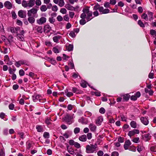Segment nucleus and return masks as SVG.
<instances>
[{
  "label": "nucleus",
  "instance_id": "f257e3e1",
  "mask_svg": "<svg viewBox=\"0 0 156 156\" xmlns=\"http://www.w3.org/2000/svg\"><path fill=\"white\" fill-rule=\"evenodd\" d=\"M83 13L81 14L80 17L82 19H85L87 22H88L92 19L93 18L92 16V12L90 11L88 8H86L83 9Z\"/></svg>",
  "mask_w": 156,
  "mask_h": 156
},
{
  "label": "nucleus",
  "instance_id": "f03ea898",
  "mask_svg": "<svg viewBox=\"0 0 156 156\" xmlns=\"http://www.w3.org/2000/svg\"><path fill=\"white\" fill-rule=\"evenodd\" d=\"M86 151L87 153H93L98 150L97 144L88 145L86 147Z\"/></svg>",
  "mask_w": 156,
  "mask_h": 156
},
{
  "label": "nucleus",
  "instance_id": "7ed1b4c3",
  "mask_svg": "<svg viewBox=\"0 0 156 156\" xmlns=\"http://www.w3.org/2000/svg\"><path fill=\"white\" fill-rule=\"evenodd\" d=\"M38 9L37 8H33L27 11L28 16H32L37 17V12Z\"/></svg>",
  "mask_w": 156,
  "mask_h": 156
},
{
  "label": "nucleus",
  "instance_id": "20e7f679",
  "mask_svg": "<svg viewBox=\"0 0 156 156\" xmlns=\"http://www.w3.org/2000/svg\"><path fill=\"white\" fill-rule=\"evenodd\" d=\"M62 120L63 122L69 124H70L73 122L71 116L68 114L66 115L63 118Z\"/></svg>",
  "mask_w": 156,
  "mask_h": 156
},
{
  "label": "nucleus",
  "instance_id": "39448f33",
  "mask_svg": "<svg viewBox=\"0 0 156 156\" xmlns=\"http://www.w3.org/2000/svg\"><path fill=\"white\" fill-rule=\"evenodd\" d=\"M15 65L17 67H19L21 65H28V62L26 60H22L16 62Z\"/></svg>",
  "mask_w": 156,
  "mask_h": 156
},
{
  "label": "nucleus",
  "instance_id": "423d86ee",
  "mask_svg": "<svg viewBox=\"0 0 156 156\" xmlns=\"http://www.w3.org/2000/svg\"><path fill=\"white\" fill-rule=\"evenodd\" d=\"M78 33V29H74L72 31L70 32L69 34V35L72 38L75 37Z\"/></svg>",
  "mask_w": 156,
  "mask_h": 156
},
{
  "label": "nucleus",
  "instance_id": "0eeeda50",
  "mask_svg": "<svg viewBox=\"0 0 156 156\" xmlns=\"http://www.w3.org/2000/svg\"><path fill=\"white\" fill-rule=\"evenodd\" d=\"M98 10L99 12L101 13V14H107L109 13L110 12L109 9H104V8L102 6H100Z\"/></svg>",
  "mask_w": 156,
  "mask_h": 156
},
{
  "label": "nucleus",
  "instance_id": "6e6552de",
  "mask_svg": "<svg viewBox=\"0 0 156 156\" xmlns=\"http://www.w3.org/2000/svg\"><path fill=\"white\" fill-rule=\"evenodd\" d=\"M139 133V131L137 129H134L132 130L129 131L128 133V135L131 137L135 134H137Z\"/></svg>",
  "mask_w": 156,
  "mask_h": 156
},
{
  "label": "nucleus",
  "instance_id": "1a4fd4ad",
  "mask_svg": "<svg viewBox=\"0 0 156 156\" xmlns=\"http://www.w3.org/2000/svg\"><path fill=\"white\" fill-rule=\"evenodd\" d=\"M26 11L20 10L18 12V15L22 18H25L26 16Z\"/></svg>",
  "mask_w": 156,
  "mask_h": 156
},
{
  "label": "nucleus",
  "instance_id": "9d476101",
  "mask_svg": "<svg viewBox=\"0 0 156 156\" xmlns=\"http://www.w3.org/2000/svg\"><path fill=\"white\" fill-rule=\"evenodd\" d=\"M141 95L140 92L139 91H137L136 94L132 95L130 97V99L132 100L136 101L137 100V98H139Z\"/></svg>",
  "mask_w": 156,
  "mask_h": 156
},
{
  "label": "nucleus",
  "instance_id": "9b49d317",
  "mask_svg": "<svg viewBox=\"0 0 156 156\" xmlns=\"http://www.w3.org/2000/svg\"><path fill=\"white\" fill-rule=\"evenodd\" d=\"M46 18L42 17L39 20H37V23L39 25L42 24L46 22Z\"/></svg>",
  "mask_w": 156,
  "mask_h": 156
},
{
  "label": "nucleus",
  "instance_id": "f8f14e48",
  "mask_svg": "<svg viewBox=\"0 0 156 156\" xmlns=\"http://www.w3.org/2000/svg\"><path fill=\"white\" fill-rule=\"evenodd\" d=\"M131 144V143L129 140H126L124 145V148L125 150H128L129 146Z\"/></svg>",
  "mask_w": 156,
  "mask_h": 156
},
{
  "label": "nucleus",
  "instance_id": "ddd939ff",
  "mask_svg": "<svg viewBox=\"0 0 156 156\" xmlns=\"http://www.w3.org/2000/svg\"><path fill=\"white\" fill-rule=\"evenodd\" d=\"M141 122L144 125H147L148 124L149 121L146 117H142L140 118Z\"/></svg>",
  "mask_w": 156,
  "mask_h": 156
},
{
  "label": "nucleus",
  "instance_id": "4468645a",
  "mask_svg": "<svg viewBox=\"0 0 156 156\" xmlns=\"http://www.w3.org/2000/svg\"><path fill=\"white\" fill-rule=\"evenodd\" d=\"M4 5L5 7L8 9H11L12 7L11 3L8 1L5 2L4 3Z\"/></svg>",
  "mask_w": 156,
  "mask_h": 156
},
{
  "label": "nucleus",
  "instance_id": "2eb2a0df",
  "mask_svg": "<svg viewBox=\"0 0 156 156\" xmlns=\"http://www.w3.org/2000/svg\"><path fill=\"white\" fill-rule=\"evenodd\" d=\"M20 28L19 27H17L16 28L11 27L10 28V31L12 33H18V30H19Z\"/></svg>",
  "mask_w": 156,
  "mask_h": 156
},
{
  "label": "nucleus",
  "instance_id": "dca6fc26",
  "mask_svg": "<svg viewBox=\"0 0 156 156\" xmlns=\"http://www.w3.org/2000/svg\"><path fill=\"white\" fill-rule=\"evenodd\" d=\"M89 127L91 131L94 132L96 131L97 127L94 124H90L89 125Z\"/></svg>",
  "mask_w": 156,
  "mask_h": 156
},
{
  "label": "nucleus",
  "instance_id": "f3484780",
  "mask_svg": "<svg viewBox=\"0 0 156 156\" xmlns=\"http://www.w3.org/2000/svg\"><path fill=\"white\" fill-rule=\"evenodd\" d=\"M69 143L70 145H74L75 147L78 148V143L75 142L73 140H70Z\"/></svg>",
  "mask_w": 156,
  "mask_h": 156
},
{
  "label": "nucleus",
  "instance_id": "a211bd4d",
  "mask_svg": "<svg viewBox=\"0 0 156 156\" xmlns=\"http://www.w3.org/2000/svg\"><path fill=\"white\" fill-rule=\"evenodd\" d=\"M40 96L39 95H35L33 96V101L35 102H37L38 100H39L41 102V100L40 99Z\"/></svg>",
  "mask_w": 156,
  "mask_h": 156
},
{
  "label": "nucleus",
  "instance_id": "6ab92c4d",
  "mask_svg": "<svg viewBox=\"0 0 156 156\" xmlns=\"http://www.w3.org/2000/svg\"><path fill=\"white\" fill-rule=\"evenodd\" d=\"M61 37V36L60 35L56 36L53 37V40L54 42L58 43L59 42V40Z\"/></svg>",
  "mask_w": 156,
  "mask_h": 156
},
{
  "label": "nucleus",
  "instance_id": "aec40b11",
  "mask_svg": "<svg viewBox=\"0 0 156 156\" xmlns=\"http://www.w3.org/2000/svg\"><path fill=\"white\" fill-rule=\"evenodd\" d=\"M51 29V27L48 25H46L44 26V32H49Z\"/></svg>",
  "mask_w": 156,
  "mask_h": 156
},
{
  "label": "nucleus",
  "instance_id": "412c9836",
  "mask_svg": "<svg viewBox=\"0 0 156 156\" xmlns=\"http://www.w3.org/2000/svg\"><path fill=\"white\" fill-rule=\"evenodd\" d=\"M35 0H30L28 2V7L30 8L32 7L35 4Z\"/></svg>",
  "mask_w": 156,
  "mask_h": 156
},
{
  "label": "nucleus",
  "instance_id": "4be33fe9",
  "mask_svg": "<svg viewBox=\"0 0 156 156\" xmlns=\"http://www.w3.org/2000/svg\"><path fill=\"white\" fill-rule=\"evenodd\" d=\"M29 17L28 18V20L30 23H34L35 22V17L32 16H28Z\"/></svg>",
  "mask_w": 156,
  "mask_h": 156
},
{
  "label": "nucleus",
  "instance_id": "5701e85b",
  "mask_svg": "<svg viewBox=\"0 0 156 156\" xmlns=\"http://www.w3.org/2000/svg\"><path fill=\"white\" fill-rule=\"evenodd\" d=\"M103 120V118L102 117H99L97 119L96 123L98 125H100Z\"/></svg>",
  "mask_w": 156,
  "mask_h": 156
},
{
  "label": "nucleus",
  "instance_id": "b1692460",
  "mask_svg": "<svg viewBox=\"0 0 156 156\" xmlns=\"http://www.w3.org/2000/svg\"><path fill=\"white\" fill-rule=\"evenodd\" d=\"M130 125L133 128H136L137 127L136 123L134 121H132L130 123Z\"/></svg>",
  "mask_w": 156,
  "mask_h": 156
},
{
  "label": "nucleus",
  "instance_id": "393cba45",
  "mask_svg": "<svg viewBox=\"0 0 156 156\" xmlns=\"http://www.w3.org/2000/svg\"><path fill=\"white\" fill-rule=\"evenodd\" d=\"M143 136L146 139V140H150L151 137V136L149 133H147L144 134L143 135Z\"/></svg>",
  "mask_w": 156,
  "mask_h": 156
},
{
  "label": "nucleus",
  "instance_id": "a878e982",
  "mask_svg": "<svg viewBox=\"0 0 156 156\" xmlns=\"http://www.w3.org/2000/svg\"><path fill=\"white\" fill-rule=\"evenodd\" d=\"M79 140L82 141L84 142L86 141L87 138L86 135H83L80 136L79 138Z\"/></svg>",
  "mask_w": 156,
  "mask_h": 156
},
{
  "label": "nucleus",
  "instance_id": "bb28decb",
  "mask_svg": "<svg viewBox=\"0 0 156 156\" xmlns=\"http://www.w3.org/2000/svg\"><path fill=\"white\" fill-rule=\"evenodd\" d=\"M17 38L20 40L21 41H23L24 40V38L23 37L24 35H23L20 34H17Z\"/></svg>",
  "mask_w": 156,
  "mask_h": 156
},
{
  "label": "nucleus",
  "instance_id": "cd10ccee",
  "mask_svg": "<svg viewBox=\"0 0 156 156\" xmlns=\"http://www.w3.org/2000/svg\"><path fill=\"white\" fill-rule=\"evenodd\" d=\"M122 96H123V99L126 101H128L130 97V95L129 94H125Z\"/></svg>",
  "mask_w": 156,
  "mask_h": 156
},
{
  "label": "nucleus",
  "instance_id": "c85d7f7f",
  "mask_svg": "<svg viewBox=\"0 0 156 156\" xmlns=\"http://www.w3.org/2000/svg\"><path fill=\"white\" fill-rule=\"evenodd\" d=\"M148 15L149 17V20L150 21L153 20V13L151 12H148Z\"/></svg>",
  "mask_w": 156,
  "mask_h": 156
},
{
  "label": "nucleus",
  "instance_id": "c756f323",
  "mask_svg": "<svg viewBox=\"0 0 156 156\" xmlns=\"http://www.w3.org/2000/svg\"><path fill=\"white\" fill-rule=\"evenodd\" d=\"M65 7L67 9L69 10H73L74 9V8L69 4L66 5Z\"/></svg>",
  "mask_w": 156,
  "mask_h": 156
},
{
  "label": "nucleus",
  "instance_id": "7c9ffc66",
  "mask_svg": "<svg viewBox=\"0 0 156 156\" xmlns=\"http://www.w3.org/2000/svg\"><path fill=\"white\" fill-rule=\"evenodd\" d=\"M47 8L45 5H42L40 9L42 12H45L47 10Z\"/></svg>",
  "mask_w": 156,
  "mask_h": 156
},
{
  "label": "nucleus",
  "instance_id": "2f4dec72",
  "mask_svg": "<svg viewBox=\"0 0 156 156\" xmlns=\"http://www.w3.org/2000/svg\"><path fill=\"white\" fill-rule=\"evenodd\" d=\"M36 128L38 132H41L43 131V128L41 126H37Z\"/></svg>",
  "mask_w": 156,
  "mask_h": 156
},
{
  "label": "nucleus",
  "instance_id": "473e14b6",
  "mask_svg": "<svg viewBox=\"0 0 156 156\" xmlns=\"http://www.w3.org/2000/svg\"><path fill=\"white\" fill-rule=\"evenodd\" d=\"M65 93L66 94V95L68 97H70L73 95V93L71 92H69L67 90L65 91Z\"/></svg>",
  "mask_w": 156,
  "mask_h": 156
},
{
  "label": "nucleus",
  "instance_id": "72a5a7b5",
  "mask_svg": "<svg viewBox=\"0 0 156 156\" xmlns=\"http://www.w3.org/2000/svg\"><path fill=\"white\" fill-rule=\"evenodd\" d=\"M150 34L154 37L156 36V31L154 30H150Z\"/></svg>",
  "mask_w": 156,
  "mask_h": 156
},
{
  "label": "nucleus",
  "instance_id": "f704fd0d",
  "mask_svg": "<svg viewBox=\"0 0 156 156\" xmlns=\"http://www.w3.org/2000/svg\"><path fill=\"white\" fill-rule=\"evenodd\" d=\"M22 6L25 8L28 7V3L25 0H23L22 3Z\"/></svg>",
  "mask_w": 156,
  "mask_h": 156
},
{
  "label": "nucleus",
  "instance_id": "c9c22d12",
  "mask_svg": "<svg viewBox=\"0 0 156 156\" xmlns=\"http://www.w3.org/2000/svg\"><path fill=\"white\" fill-rule=\"evenodd\" d=\"M73 45L71 44H69L67 47V49L69 51H71L73 50Z\"/></svg>",
  "mask_w": 156,
  "mask_h": 156
},
{
  "label": "nucleus",
  "instance_id": "e433bc0d",
  "mask_svg": "<svg viewBox=\"0 0 156 156\" xmlns=\"http://www.w3.org/2000/svg\"><path fill=\"white\" fill-rule=\"evenodd\" d=\"M80 85L83 88L86 87H87V83L86 81L83 80L81 82V83H80Z\"/></svg>",
  "mask_w": 156,
  "mask_h": 156
},
{
  "label": "nucleus",
  "instance_id": "4c0bfd02",
  "mask_svg": "<svg viewBox=\"0 0 156 156\" xmlns=\"http://www.w3.org/2000/svg\"><path fill=\"white\" fill-rule=\"evenodd\" d=\"M141 17L142 18L144 19L146 21H147L148 20V18L147 17V15L145 13H143L142 16Z\"/></svg>",
  "mask_w": 156,
  "mask_h": 156
},
{
  "label": "nucleus",
  "instance_id": "58836bf2",
  "mask_svg": "<svg viewBox=\"0 0 156 156\" xmlns=\"http://www.w3.org/2000/svg\"><path fill=\"white\" fill-rule=\"evenodd\" d=\"M138 24L141 27H145L144 24L140 20H139L138 21Z\"/></svg>",
  "mask_w": 156,
  "mask_h": 156
},
{
  "label": "nucleus",
  "instance_id": "ea45409f",
  "mask_svg": "<svg viewBox=\"0 0 156 156\" xmlns=\"http://www.w3.org/2000/svg\"><path fill=\"white\" fill-rule=\"evenodd\" d=\"M48 60L50 61L51 62V63L52 64L55 65V64L56 63L55 60L54 59H53L52 58H48Z\"/></svg>",
  "mask_w": 156,
  "mask_h": 156
},
{
  "label": "nucleus",
  "instance_id": "a19ab883",
  "mask_svg": "<svg viewBox=\"0 0 156 156\" xmlns=\"http://www.w3.org/2000/svg\"><path fill=\"white\" fill-rule=\"evenodd\" d=\"M3 48L4 49V51H1L2 53L4 54H6L8 53L9 51L8 50V49L7 48L3 47Z\"/></svg>",
  "mask_w": 156,
  "mask_h": 156
},
{
  "label": "nucleus",
  "instance_id": "79ce46f5",
  "mask_svg": "<svg viewBox=\"0 0 156 156\" xmlns=\"http://www.w3.org/2000/svg\"><path fill=\"white\" fill-rule=\"evenodd\" d=\"M36 30L38 32L40 33H41L42 32V27L41 26H38L37 27Z\"/></svg>",
  "mask_w": 156,
  "mask_h": 156
},
{
  "label": "nucleus",
  "instance_id": "37998d69",
  "mask_svg": "<svg viewBox=\"0 0 156 156\" xmlns=\"http://www.w3.org/2000/svg\"><path fill=\"white\" fill-rule=\"evenodd\" d=\"M59 48H58V46L55 47H54L53 48V51L55 53H58L59 52Z\"/></svg>",
  "mask_w": 156,
  "mask_h": 156
},
{
  "label": "nucleus",
  "instance_id": "c03bdc74",
  "mask_svg": "<svg viewBox=\"0 0 156 156\" xmlns=\"http://www.w3.org/2000/svg\"><path fill=\"white\" fill-rule=\"evenodd\" d=\"M68 133H69V134L67 133H65L63 134V136L65 137V138H68L69 136L71 135L72 134V132H68Z\"/></svg>",
  "mask_w": 156,
  "mask_h": 156
},
{
  "label": "nucleus",
  "instance_id": "a18cd8bd",
  "mask_svg": "<svg viewBox=\"0 0 156 156\" xmlns=\"http://www.w3.org/2000/svg\"><path fill=\"white\" fill-rule=\"evenodd\" d=\"M64 2L63 0H60L58 2V5L60 7H62L64 5Z\"/></svg>",
  "mask_w": 156,
  "mask_h": 156
},
{
  "label": "nucleus",
  "instance_id": "49530a36",
  "mask_svg": "<svg viewBox=\"0 0 156 156\" xmlns=\"http://www.w3.org/2000/svg\"><path fill=\"white\" fill-rule=\"evenodd\" d=\"M43 136L45 138H48L49 137V134L48 133L45 132L43 134Z\"/></svg>",
  "mask_w": 156,
  "mask_h": 156
},
{
  "label": "nucleus",
  "instance_id": "de8ad7c7",
  "mask_svg": "<svg viewBox=\"0 0 156 156\" xmlns=\"http://www.w3.org/2000/svg\"><path fill=\"white\" fill-rule=\"evenodd\" d=\"M51 119L50 118H47L45 120V123L47 125H48L51 123Z\"/></svg>",
  "mask_w": 156,
  "mask_h": 156
},
{
  "label": "nucleus",
  "instance_id": "09e8293b",
  "mask_svg": "<svg viewBox=\"0 0 156 156\" xmlns=\"http://www.w3.org/2000/svg\"><path fill=\"white\" fill-rule=\"evenodd\" d=\"M84 19H82V20L80 21V24L83 25L86 23V21Z\"/></svg>",
  "mask_w": 156,
  "mask_h": 156
},
{
  "label": "nucleus",
  "instance_id": "8fccbe9b",
  "mask_svg": "<svg viewBox=\"0 0 156 156\" xmlns=\"http://www.w3.org/2000/svg\"><path fill=\"white\" fill-rule=\"evenodd\" d=\"M151 151L156 152V146H152L150 148Z\"/></svg>",
  "mask_w": 156,
  "mask_h": 156
},
{
  "label": "nucleus",
  "instance_id": "3c124183",
  "mask_svg": "<svg viewBox=\"0 0 156 156\" xmlns=\"http://www.w3.org/2000/svg\"><path fill=\"white\" fill-rule=\"evenodd\" d=\"M19 75L20 76H23L24 75V72L23 69H20L19 71Z\"/></svg>",
  "mask_w": 156,
  "mask_h": 156
},
{
  "label": "nucleus",
  "instance_id": "603ef678",
  "mask_svg": "<svg viewBox=\"0 0 156 156\" xmlns=\"http://www.w3.org/2000/svg\"><path fill=\"white\" fill-rule=\"evenodd\" d=\"M58 10V8L56 5H54L52 7V10L53 11L56 12Z\"/></svg>",
  "mask_w": 156,
  "mask_h": 156
},
{
  "label": "nucleus",
  "instance_id": "864d4df0",
  "mask_svg": "<svg viewBox=\"0 0 156 156\" xmlns=\"http://www.w3.org/2000/svg\"><path fill=\"white\" fill-rule=\"evenodd\" d=\"M36 5L40 6L41 5V2L40 0H36L35 2Z\"/></svg>",
  "mask_w": 156,
  "mask_h": 156
},
{
  "label": "nucleus",
  "instance_id": "5fc2aeb1",
  "mask_svg": "<svg viewBox=\"0 0 156 156\" xmlns=\"http://www.w3.org/2000/svg\"><path fill=\"white\" fill-rule=\"evenodd\" d=\"M66 10L65 8H62L60 9V12L63 14H65L66 13Z\"/></svg>",
  "mask_w": 156,
  "mask_h": 156
},
{
  "label": "nucleus",
  "instance_id": "6e6d98bb",
  "mask_svg": "<svg viewBox=\"0 0 156 156\" xmlns=\"http://www.w3.org/2000/svg\"><path fill=\"white\" fill-rule=\"evenodd\" d=\"M9 108L10 110H13L14 108V105L12 104H11L9 105Z\"/></svg>",
  "mask_w": 156,
  "mask_h": 156
},
{
  "label": "nucleus",
  "instance_id": "4d7b16f0",
  "mask_svg": "<svg viewBox=\"0 0 156 156\" xmlns=\"http://www.w3.org/2000/svg\"><path fill=\"white\" fill-rule=\"evenodd\" d=\"M92 115L91 113L89 112H85V115L87 117H90Z\"/></svg>",
  "mask_w": 156,
  "mask_h": 156
},
{
  "label": "nucleus",
  "instance_id": "13d9d810",
  "mask_svg": "<svg viewBox=\"0 0 156 156\" xmlns=\"http://www.w3.org/2000/svg\"><path fill=\"white\" fill-rule=\"evenodd\" d=\"M9 58L8 55H5L4 56V61L5 62L9 61Z\"/></svg>",
  "mask_w": 156,
  "mask_h": 156
},
{
  "label": "nucleus",
  "instance_id": "bf43d9fd",
  "mask_svg": "<svg viewBox=\"0 0 156 156\" xmlns=\"http://www.w3.org/2000/svg\"><path fill=\"white\" fill-rule=\"evenodd\" d=\"M139 137H136L133 140V141L135 143H138L139 141Z\"/></svg>",
  "mask_w": 156,
  "mask_h": 156
},
{
  "label": "nucleus",
  "instance_id": "052dcab7",
  "mask_svg": "<svg viewBox=\"0 0 156 156\" xmlns=\"http://www.w3.org/2000/svg\"><path fill=\"white\" fill-rule=\"evenodd\" d=\"M119 154L117 152L114 151L112 153L111 156H118Z\"/></svg>",
  "mask_w": 156,
  "mask_h": 156
},
{
  "label": "nucleus",
  "instance_id": "680f3d73",
  "mask_svg": "<svg viewBox=\"0 0 156 156\" xmlns=\"http://www.w3.org/2000/svg\"><path fill=\"white\" fill-rule=\"evenodd\" d=\"M110 3L108 2H105L104 4V6L106 8L109 7L110 6Z\"/></svg>",
  "mask_w": 156,
  "mask_h": 156
},
{
  "label": "nucleus",
  "instance_id": "e2e57ef3",
  "mask_svg": "<svg viewBox=\"0 0 156 156\" xmlns=\"http://www.w3.org/2000/svg\"><path fill=\"white\" fill-rule=\"evenodd\" d=\"M103 154V152L101 151H99L97 153V154L98 156H102Z\"/></svg>",
  "mask_w": 156,
  "mask_h": 156
},
{
  "label": "nucleus",
  "instance_id": "0e129e2a",
  "mask_svg": "<svg viewBox=\"0 0 156 156\" xmlns=\"http://www.w3.org/2000/svg\"><path fill=\"white\" fill-rule=\"evenodd\" d=\"M57 19L58 21H61L62 20L63 18L60 15H59L57 17Z\"/></svg>",
  "mask_w": 156,
  "mask_h": 156
},
{
  "label": "nucleus",
  "instance_id": "69168bd1",
  "mask_svg": "<svg viewBox=\"0 0 156 156\" xmlns=\"http://www.w3.org/2000/svg\"><path fill=\"white\" fill-rule=\"evenodd\" d=\"M105 110L103 108H101L99 109V112L102 114H104L105 113Z\"/></svg>",
  "mask_w": 156,
  "mask_h": 156
},
{
  "label": "nucleus",
  "instance_id": "338daca9",
  "mask_svg": "<svg viewBox=\"0 0 156 156\" xmlns=\"http://www.w3.org/2000/svg\"><path fill=\"white\" fill-rule=\"evenodd\" d=\"M124 5V3L122 1L119 2L118 4V6L121 7H123Z\"/></svg>",
  "mask_w": 156,
  "mask_h": 156
},
{
  "label": "nucleus",
  "instance_id": "774afa93",
  "mask_svg": "<svg viewBox=\"0 0 156 156\" xmlns=\"http://www.w3.org/2000/svg\"><path fill=\"white\" fill-rule=\"evenodd\" d=\"M63 19L66 21H68L69 19L68 16V15H65L63 17Z\"/></svg>",
  "mask_w": 156,
  "mask_h": 156
}]
</instances>
